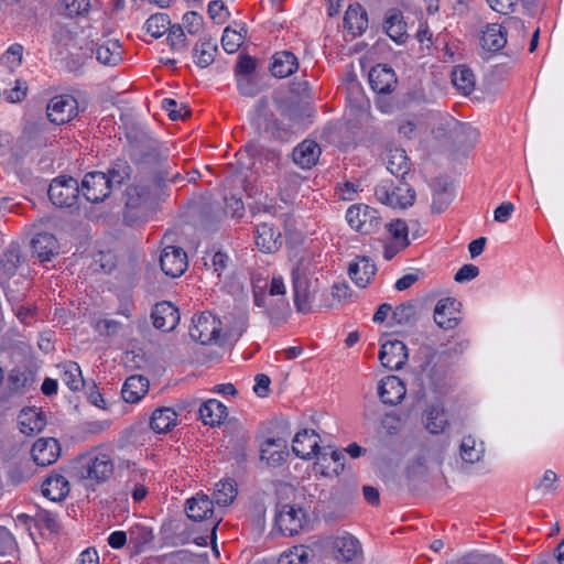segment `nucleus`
<instances>
[{"label": "nucleus", "instance_id": "34", "mask_svg": "<svg viewBox=\"0 0 564 564\" xmlns=\"http://www.w3.org/2000/svg\"><path fill=\"white\" fill-rule=\"evenodd\" d=\"M482 48L489 52H498L507 43V31L499 23H491L486 26L480 37Z\"/></svg>", "mask_w": 564, "mask_h": 564}, {"label": "nucleus", "instance_id": "8", "mask_svg": "<svg viewBox=\"0 0 564 564\" xmlns=\"http://www.w3.org/2000/svg\"><path fill=\"white\" fill-rule=\"evenodd\" d=\"M113 473V462L109 455L97 453L85 457L79 466V476L83 479L104 482L110 478Z\"/></svg>", "mask_w": 564, "mask_h": 564}, {"label": "nucleus", "instance_id": "30", "mask_svg": "<svg viewBox=\"0 0 564 564\" xmlns=\"http://www.w3.org/2000/svg\"><path fill=\"white\" fill-rule=\"evenodd\" d=\"M68 492L69 484L63 475L51 474L42 484V494L51 501H62Z\"/></svg>", "mask_w": 564, "mask_h": 564}, {"label": "nucleus", "instance_id": "18", "mask_svg": "<svg viewBox=\"0 0 564 564\" xmlns=\"http://www.w3.org/2000/svg\"><path fill=\"white\" fill-rule=\"evenodd\" d=\"M458 303L455 299L446 297L437 302L434 310V322L442 329H454L459 324Z\"/></svg>", "mask_w": 564, "mask_h": 564}, {"label": "nucleus", "instance_id": "36", "mask_svg": "<svg viewBox=\"0 0 564 564\" xmlns=\"http://www.w3.org/2000/svg\"><path fill=\"white\" fill-rule=\"evenodd\" d=\"M149 390V380L140 375H133L127 378L123 383L121 395L128 403H135L144 397Z\"/></svg>", "mask_w": 564, "mask_h": 564}, {"label": "nucleus", "instance_id": "26", "mask_svg": "<svg viewBox=\"0 0 564 564\" xmlns=\"http://www.w3.org/2000/svg\"><path fill=\"white\" fill-rule=\"evenodd\" d=\"M344 28L354 36L361 35L368 28V14L359 4H350L345 12Z\"/></svg>", "mask_w": 564, "mask_h": 564}, {"label": "nucleus", "instance_id": "28", "mask_svg": "<svg viewBox=\"0 0 564 564\" xmlns=\"http://www.w3.org/2000/svg\"><path fill=\"white\" fill-rule=\"evenodd\" d=\"M33 253L42 261H50L57 254L58 242L54 235L50 232H39L31 240Z\"/></svg>", "mask_w": 564, "mask_h": 564}, {"label": "nucleus", "instance_id": "50", "mask_svg": "<svg viewBox=\"0 0 564 564\" xmlns=\"http://www.w3.org/2000/svg\"><path fill=\"white\" fill-rule=\"evenodd\" d=\"M62 367V381L69 388V390L78 391L84 386V379L79 366L76 362L70 361Z\"/></svg>", "mask_w": 564, "mask_h": 564}, {"label": "nucleus", "instance_id": "32", "mask_svg": "<svg viewBox=\"0 0 564 564\" xmlns=\"http://www.w3.org/2000/svg\"><path fill=\"white\" fill-rule=\"evenodd\" d=\"M261 459L267 460L271 466L281 465L289 453L286 452V443L282 438H268L261 445Z\"/></svg>", "mask_w": 564, "mask_h": 564}, {"label": "nucleus", "instance_id": "16", "mask_svg": "<svg viewBox=\"0 0 564 564\" xmlns=\"http://www.w3.org/2000/svg\"><path fill=\"white\" fill-rule=\"evenodd\" d=\"M368 78L371 88L378 94H391L398 85L394 70L387 64L371 67Z\"/></svg>", "mask_w": 564, "mask_h": 564}, {"label": "nucleus", "instance_id": "46", "mask_svg": "<svg viewBox=\"0 0 564 564\" xmlns=\"http://www.w3.org/2000/svg\"><path fill=\"white\" fill-rule=\"evenodd\" d=\"M132 169L126 160H116L105 173L113 188L120 187L124 181L130 178Z\"/></svg>", "mask_w": 564, "mask_h": 564}, {"label": "nucleus", "instance_id": "62", "mask_svg": "<svg viewBox=\"0 0 564 564\" xmlns=\"http://www.w3.org/2000/svg\"><path fill=\"white\" fill-rule=\"evenodd\" d=\"M90 7V0H65V11L69 18L87 14Z\"/></svg>", "mask_w": 564, "mask_h": 564}, {"label": "nucleus", "instance_id": "19", "mask_svg": "<svg viewBox=\"0 0 564 564\" xmlns=\"http://www.w3.org/2000/svg\"><path fill=\"white\" fill-rule=\"evenodd\" d=\"M151 317L155 328L163 332H171L180 322V312L174 304L163 301L154 305Z\"/></svg>", "mask_w": 564, "mask_h": 564}, {"label": "nucleus", "instance_id": "4", "mask_svg": "<svg viewBox=\"0 0 564 564\" xmlns=\"http://www.w3.org/2000/svg\"><path fill=\"white\" fill-rule=\"evenodd\" d=\"M349 226L362 235L376 234L381 227V217L372 207L364 204L350 206L346 213Z\"/></svg>", "mask_w": 564, "mask_h": 564}, {"label": "nucleus", "instance_id": "48", "mask_svg": "<svg viewBox=\"0 0 564 564\" xmlns=\"http://www.w3.org/2000/svg\"><path fill=\"white\" fill-rule=\"evenodd\" d=\"M128 534L129 543L132 544L135 552H141L143 547L150 544L154 539L152 529L139 523L132 525Z\"/></svg>", "mask_w": 564, "mask_h": 564}, {"label": "nucleus", "instance_id": "45", "mask_svg": "<svg viewBox=\"0 0 564 564\" xmlns=\"http://www.w3.org/2000/svg\"><path fill=\"white\" fill-rule=\"evenodd\" d=\"M317 270L318 267L314 261V256L311 253L304 254L292 270V281H312Z\"/></svg>", "mask_w": 564, "mask_h": 564}, {"label": "nucleus", "instance_id": "5", "mask_svg": "<svg viewBox=\"0 0 564 564\" xmlns=\"http://www.w3.org/2000/svg\"><path fill=\"white\" fill-rule=\"evenodd\" d=\"M375 195L380 203L392 208H406L415 200V191L412 187L394 186L388 181H382L376 186Z\"/></svg>", "mask_w": 564, "mask_h": 564}, {"label": "nucleus", "instance_id": "17", "mask_svg": "<svg viewBox=\"0 0 564 564\" xmlns=\"http://www.w3.org/2000/svg\"><path fill=\"white\" fill-rule=\"evenodd\" d=\"M256 245L264 253H274L283 245L282 234L271 223L259 224L256 228Z\"/></svg>", "mask_w": 564, "mask_h": 564}, {"label": "nucleus", "instance_id": "21", "mask_svg": "<svg viewBox=\"0 0 564 564\" xmlns=\"http://www.w3.org/2000/svg\"><path fill=\"white\" fill-rule=\"evenodd\" d=\"M318 434L314 430L297 432L293 438L292 449L297 457L311 459L319 453Z\"/></svg>", "mask_w": 564, "mask_h": 564}, {"label": "nucleus", "instance_id": "11", "mask_svg": "<svg viewBox=\"0 0 564 564\" xmlns=\"http://www.w3.org/2000/svg\"><path fill=\"white\" fill-rule=\"evenodd\" d=\"M113 187L105 175V172L94 171L87 173L82 181L84 197L90 203L104 202L110 196Z\"/></svg>", "mask_w": 564, "mask_h": 564}, {"label": "nucleus", "instance_id": "54", "mask_svg": "<svg viewBox=\"0 0 564 564\" xmlns=\"http://www.w3.org/2000/svg\"><path fill=\"white\" fill-rule=\"evenodd\" d=\"M6 296L9 303L11 304L12 311L14 312L15 316L22 323H26L28 318L34 315L35 308L33 306L20 305L23 294L21 296H18L13 294V291L9 290L6 291Z\"/></svg>", "mask_w": 564, "mask_h": 564}, {"label": "nucleus", "instance_id": "43", "mask_svg": "<svg viewBox=\"0 0 564 564\" xmlns=\"http://www.w3.org/2000/svg\"><path fill=\"white\" fill-rule=\"evenodd\" d=\"M452 83L464 95H469L475 87V75L467 66L458 65L452 72Z\"/></svg>", "mask_w": 564, "mask_h": 564}, {"label": "nucleus", "instance_id": "49", "mask_svg": "<svg viewBox=\"0 0 564 564\" xmlns=\"http://www.w3.org/2000/svg\"><path fill=\"white\" fill-rule=\"evenodd\" d=\"M217 52V45L209 40L199 41L194 46V58L197 66L204 68L209 66Z\"/></svg>", "mask_w": 564, "mask_h": 564}, {"label": "nucleus", "instance_id": "52", "mask_svg": "<svg viewBox=\"0 0 564 564\" xmlns=\"http://www.w3.org/2000/svg\"><path fill=\"white\" fill-rule=\"evenodd\" d=\"M171 26V21L167 14L165 13H155L152 14L145 22V30L152 37L159 39L166 31H169Z\"/></svg>", "mask_w": 564, "mask_h": 564}, {"label": "nucleus", "instance_id": "44", "mask_svg": "<svg viewBox=\"0 0 564 564\" xmlns=\"http://www.w3.org/2000/svg\"><path fill=\"white\" fill-rule=\"evenodd\" d=\"M45 426V419L42 412L28 410L20 416V431L26 435L41 432Z\"/></svg>", "mask_w": 564, "mask_h": 564}, {"label": "nucleus", "instance_id": "2", "mask_svg": "<svg viewBox=\"0 0 564 564\" xmlns=\"http://www.w3.org/2000/svg\"><path fill=\"white\" fill-rule=\"evenodd\" d=\"M79 184L72 176H58L54 178L47 189V195L53 205L61 208H70L79 199Z\"/></svg>", "mask_w": 564, "mask_h": 564}, {"label": "nucleus", "instance_id": "29", "mask_svg": "<svg viewBox=\"0 0 564 564\" xmlns=\"http://www.w3.org/2000/svg\"><path fill=\"white\" fill-rule=\"evenodd\" d=\"M383 161L388 171L395 177L404 178L410 172L409 158L403 149L388 148L384 152Z\"/></svg>", "mask_w": 564, "mask_h": 564}, {"label": "nucleus", "instance_id": "63", "mask_svg": "<svg viewBox=\"0 0 564 564\" xmlns=\"http://www.w3.org/2000/svg\"><path fill=\"white\" fill-rule=\"evenodd\" d=\"M257 67V61L249 55H240L235 66L236 77L251 76Z\"/></svg>", "mask_w": 564, "mask_h": 564}, {"label": "nucleus", "instance_id": "64", "mask_svg": "<svg viewBox=\"0 0 564 564\" xmlns=\"http://www.w3.org/2000/svg\"><path fill=\"white\" fill-rule=\"evenodd\" d=\"M15 550L17 542L11 532L4 527H0V555H12Z\"/></svg>", "mask_w": 564, "mask_h": 564}, {"label": "nucleus", "instance_id": "41", "mask_svg": "<svg viewBox=\"0 0 564 564\" xmlns=\"http://www.w3.org/2000/svg\"><path fill=\"white\" fill-rule=\"evenodd\" d=\"M258 126L259 128H263V132L267 133L271 138H281V133L283 129L280 127L279 120L267 111V100L260 99L258 101Z\"/></svg>", "mask_w": 564, "mask_h": 564}, {"label": "nucleus", "instance_id": "61", "mask_svg": "<svg viewBox=\"0 0 564 564\" xmlns=\"http://www.w3.org/2000/svg\"><path fill=\"white\" fill-rule=\"evenodd\" d=\"M23 46L21 44L11 45L8 51L2 55L1 62L10 69H14L22 62Z\"/></svg>", "mask_w": 564, "mask_h": 564}, {"label": "nucleus", "instance_id": "53", "mask_svg": "<svg viewBox=\"0 0 564 564\" xmlns=\"http://www.w3.org/2000/svg\"><path fill=\"white\" fill-rule=\"evenodd\" d=\"M237 495L235 484L231 480L219 481L214 490V503L226 507L230 505Z\"/></svg>", "mask_w": 564, "mask_h": 564}, {"label": "nucleus", "instance_id": "38", "mask_svg": "<svg viewBox=\"0 0 564 564\" xmlns=\"http://www.w3.org/2000/svg\"><path fill=\"white\" fill-rule=\"evenodd\" d=\"M384 30L391 40L403 43L406 37V23L403 21L401 11L391 9L384 20Z\"/></svg>", "mask_w": 564, "mask_h": 564}, {"label": "nucleus", "instance_id": "20", "mask_svg": "<svg viewBox=\"0 0 564 564\" xmlns=\"http://www.w3.org/2000/svg\"><path fill=\"white\" fill-rule=\"evenodd\" d=\"M61 454V446L56 438H39L32 446L31 455L34 463L45 467L57 460Z\"/></svg>", "mask_w": 564, "mask_h": 564}, {"label": "nucleus", "instance_id": "39", "mask_svg": "<svg viewBox=\"0 0 564 564\" xmlns=\"http://www.w3.org/2000/svg\"><path fill=\"white\" fill-rule=\"evenodd\" d=\"M177 414L171 408L156 409L150 417V427L155 433H167L176 425Z\"/></svg>", "mask_w": 564, "mask_h": 564}, {"label": "nucleus", "instance_id": "27", "mask_svg": "<svg viewBox=\"0 0 564 564\" xmlns=\"http://www.w3.org/2000/svg\"><path fill=\"white\" fill-rule=\"evenodd\" d=\"M299 68L297 57L291 51L276 52L272 56L271 74L278 78H285L294 74Z\"/></svg>", "mask_w": 564, "mask_h": 564}, {"label": "nucleus", "instance_id": "22", "mask_svg": "<svg viewBox=\"0 0 564 564\" xmlns=\"http://www.w3.org/2000/svg\"><path fill=\"white\" fill-rule=\"evenodd\" d=\"M377 272V267L373 261L366 257H357L348 267V274L350 279L359 288H366Z\"/></svg>", "mask_w": 564, "mask_h": 564}, {"label": "nucleus", "instance_id": "33", "mask_svg": "<svg viewBox=\"0 0 564 564\" xmlns=\"http://www.w3.org/2000/svg\"><path fill=\"white\" fill-rule=\"evenodd\" d=\"M199 417L205 425H220L228 416L227 408L216 399H209L199 408Z\"/></svg>", "mask_w": 564, "mask_h": 564}, {"label": "nucleus", "instance_id": "23", "mask_svg": "<svg viewBox=\"0 0 564 564\" xmlns=\"http://www.w3.org/2000/svg\"><path fill=\"white\" fill-rule=\"evenodd\" d=\"M94 52L96 53L97 61L106 66H116L122 59L121 45L118 41H108L105 44L98 45L96 50L91 43L90 46L86 47L84 55L91 57Z\"/></svg>", "mask_w": 564, "mask_h": 564}, {"label": "nucleus", "instance_id": "1", "mask_svg": "<svg viewBox=\"0 0 564 564\" xmlns=\"http://www.w3.org/2000/svg\"><path fill=\"white\" fill-rule=\"evenodd\" d=\"M140 161L147 166L156 167L154 182L159 187H162L167 181L177 184L184 180L180 172L172 173L169 151L163 149L158 141H151L150 145L141 153Z\"/></svg>", "mask_w": 564, "mask_h": 564}, {"label": "nucleus", "instance_id": "31", "mask_svg": "<svg viewBox=\"0 0 564 564\" xmlns=\"http://www.w3.org/2000/svg\"><path fill=\"white\" fill-rule=\"evenodd\" d=\"M333 550L335 558L344 562H351L361 553L359 541L351 534L335 538L333 541Z\"/></svg>", "mask_w": 564, "mask_h": 564}, {"label": "nucleus", "instance_id": "51", "mask_svg": "<svg viewBox=\"0 0 564 564\" xmlns=\"http://www.w3.org/2000/svg\"><path fill=\"white\" fill-rule=\"evenodd\" d=\"M462 459L469 464L478 463L484 456L482 444L476 446V440L468 435L465 436L459 446Z\"/></svg>", "mask_w": 564, "mask_h": 564}, {"label": "nucleus", "instance_id": "6", "mask_svg": "<svg viewBox=\"0 0 564 564\" xmlns=\"http://www.w3.org/2000/svg\"><path fill=\"white\" fill-rule=\"evenodd\" d=\"M220 321L210 313H203L193 317L189 336L202 345L216 344L220 337Z\"/></svg>", "mask_w": 564, "mask_h": 564}, {"label": "nucleus", "instance_id": "12", "mask_svg": "<svg viewBox=\"0 0 564 564\" xmlns=\"http://www.w3.org/2000/svg\"><path fill=\"white\" fill-rule=\"evenodd\" d=\"M420 354L424 357L423 370L427 372L433 384L438 386L446 375V366L443 361H445L448 352H438L432 345H422Z\"/></svg>", "mask_w": 564, "mask_h": 564}, {"label": "nucleus", "instance_id": "14", "mask_svg": "<svg viewBox=\"0 0 564 564\" xmlns=\"http://www.w3.org/2000/svg\"><path fill=\"white\" fill-rule=\"evenodd\" d=\"M160 265L167 276L178 278L187 268V254L181 247L167 246L161 252Z\"/></svg>", "mask_w": 564, "mask_h": 564}, {"label": "nucleus", "instance_id": "13", "mask_svg": "<svg viewBox=\"0 0 564 564\" xmlns=\"http://www.w3.org/2000/svg\"><path fill=\"white\" fill-rule=\"evenodd\" d=\"M409 358L408 348L399 339L387 340L381 345L379 360L389 370H400Z\"/></svg>", "mask_w": 564, "mask_h": 564}, {"label": "nucleus", "instance_id": "15", "mask_svg": "<svg viewBox=\"0 0 564 564\" xmlns=\"http://www.w3.org/2000/svg\"><path fill=\"white\" fill-rule=\"evenodd\" d=\"M305 519L304 511L290 505H283L275 514V523L281 532L290 536L299 533Z\"/></svg>", "mask_w": 564, "mask_h": 564}, {"label": "nucleus", "instance_id": "10", "mask_svg": "<svg viewBox=\"0 0 564 564\" xmlns=\"http://www.w3.org/2000/svg\"><path fill=\"white\" fill-rule=\"evenodd\" d=\"M26 265V254L19 242H11L0 254V283L3 285Z\"/></svg>", "mask_w": 564, "mask_h": 564}, {"label": "nucleus", "instance_id": "56", "mask_svg": "<svg viewBox=\"0 0 564 564\" xmlns=\"http://www.w3.org/2000/svg\"><path fill=\"white\" fill-rule=\"evenodd\" d=\"M245 35L227 26L223 33L221 45L227 53L231 54L236 53L239 50Z\"/></svg>", "mask_w": 564, "mask_h": 564}, {"label": "nucleus", "instance_id": "55", "mask_svg": "<svg viewBox=\"0 0 564 564\" xmlns=\"http://www.w3.org/2000/svg\"><path fill=\"white\" fill-rule=\"evenodd\" d=\"M162 108L167 112L171 120H184L191 116V110L186 105L178 104L172 98L163 99Z\"/></svg>", "mask_w": 564, "mask_h": 564}, {"label": "nucleus", "instance_id": "3", "mask_svg": "<svg viewBox=\"0 0 564 564\" xmlns=\"http://www.w3.org/2000/svg\"><path fill=\"white\" fill-rule=\"evenodd\" d=\"M151 191L144 185H131L126 189L124 220L134 224L147 217Z\"/></svg>", "mask_w": 564, "mask_h": 564}, {"label": "nucleus", "instance_id": "59", "mask_svg": "<svg viewBox=\"0 0 564 564\" xmlns=\"http://www.w3.org/2000/svg\"><path fill=\"white\" fill-rule=\"evenodd\" d=\"M167 42L173 51H182L187 47L186 36L180 24L170 26Z\"/></svg>", "mask_w": 564, "mask_h": 564}, {"label": "nucleus", "instance_id": "9", "mask_svg": "<svg viewBox=\"0 0 564 564\" xmlns=\"http://www.w3.org/2000/svg\"><path fill=\"white\" fill-rule=\"evenodd\" d=\"M78 101L72 95H57L50 99L46 112L52 123L65 124L78 116Z\"/></svg>", "mask_w": 564, "mask_h": 564}, {"label": "nucleus", "instance_id": "24", "mask_svg": "<svg viewBox=\"0 0 564 564\" xmlns=\"http://www.w3.org/2000/svg\"><path fill=\"white\" fill-rule=\"evenodd\" d=\"M319 155V145L317 142L310 139L302 141L292 152L294 163L302 169H311L317 163Z\"/></svg>", "mask_w": 564, "mask_h": 564}, {"label": "nucleus", "instance_id": "57", "mask_svg": "<svg viewBox=\"0 0 564 564\" xmlns=\"http://www.w3.org/2000/svg\"><path fill=\"white\" fill-rule=\"evenodd\" d=\"M389 234L392 236L397 242L403 243V247H408L410 245L408 234V225L402 219H394L391 223L386 225Z\"/></svg>", "mask_w": 564, "mask_h": 564}, {"label": "nucleus", "instance_id": "25", "mask_svg": "<svg viewBox=\"0 0 564 564\" xmlns=\"http://www.w3.org/2000/svg\"><path fill=\"white\" fill-rule=\"evenodd\" d=\"M292 283L296 311L303 314L311 312L312 299L317 291V279L314 281H292Z\"/></svg>", "mask_w": 564, "mask_h": 564}, {"label": "nucleus", "instance_id": "40", "mask_svg": "<svg viewBox=\"0 0 564 564\" xmlns=\"http://www.w3.org/2000/svg\"><path fill=\"white\" fill-rule=\"evenodd\" d=\"M419 306L416 301H406L398 306L392 312V321L398 325L414 326L419 321Z\"/></svg>", "mask_w": 564, "mask_h": 564}, {"label": "nucleus", "instance_id": "37", "mask_svg": "<svg viewBox=\"0 0 564 564\" xmlns=\"http://www.w3.org/2000/svg\"><path fill=\"white\" fill-rule=\"evenodd\" d=\"M405 388L397 377H388L379 387V397L384 404L395 405L403 399Z\"/></svg>", "mask_w": 564, "mask_h": 564}, {"label": "nucleus", "instance_id": "35", "mask_svg": "<svg viewBox=\"0 0 564 564\" xmlns=\"http://www.w3.org/2000/svg\"><path fill=\"white\" fill-rule=\"evenodd\" d=\"M214 513V501L206 495H197L186 502V514L193 521H203Z\"/></svg>", "mask_w": 564, "mask_h": 564}, {"label": "nucleus", "instance_id": "60", "mask_svg": "<svg viewBox=\"0 0 564 564\" xmlns=\"http://www.w3.org/2000/svg\"><path fill=\"white\" fill-rule=\"evenodd\" d=\"M237 88L245 97H254L260 93V87L252 75L237 77Z\"/></svg>", "mask_w": 564, "mask_h": 564}, {"label": "nucleus", "instance_id": "7", "mask_svg": "<svg viewBox=\"0 0 564 564\" xmlns=\"http://www.w3.org/2000/svg\"><path fill=\"white\" fill-rule=\"evenodd\" d=\"M442 460L433 457L430 452H422L415 456L405 468V476L409 485L416 487L426 482L435 470H440Z\"/></svg>", "mask_w": 564, "mask_h": 564}, {"label": "nucleus", "instance_id": "42", "mask_svg": "<svg viewBox=\"0 0 564 564\" xmlns=\"http://www.w3.org/2000/svg\"><path fill=\"white\" fill-rule=\"evenodd\" d=\"M448 420L444 409L440 405H431L425 410V427L432 434L444 432Z\"/></svg>", "mask_w": 564, "mask_h": 564}, {"label": "nucleus", "instance_id": "47", "mask_svg": "<svg viewBox=\"0 0 564 564\" xmlns=\"http://www.w3.org/2000/svg\"><path fill=\"white\" fill-rule=\"evenodd\" d=\"M9 386L14 391H24L35 381V373L28 368H13L8 377Z\"/></svg>", "mask_w": 564, "mask_h": 564}, {"label": "nucleus", "instance_id": "58", "mask_svg": "<svg viewBox=\"0 0 564 564\" xmlns=\"http://www.w3.org/2000/svg\"><path fill=\"white\" fill-rule=\"evenodd\" d=\"M36 525L40 528L46 529L52 533H56L59 530V523L57 521V516L54 512L42 509L35 514Z\"/></svg>", "mask_w": 564, "mask_h": 564}]
</instances>
